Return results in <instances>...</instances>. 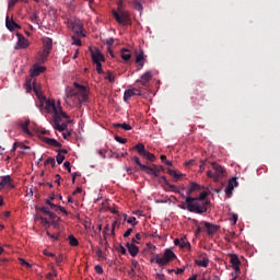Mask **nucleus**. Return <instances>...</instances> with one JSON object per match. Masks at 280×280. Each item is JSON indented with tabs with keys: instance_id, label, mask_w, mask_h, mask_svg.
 Masks as SVG:
<instances>
[{
	"instance_id": "nucleus-1",
	"label": "nucleus",
	"mask_w": 280,
	"mask_h": 280,
	"mask_svg": "<svg viewBox=\"0 0 280 280\" xmlns=\"http://www.w3.org/2000/svg\"><path fill=\"white\" fill-rule=\"evenodd\" d=\"M208 194L207 191H201L199 197H187L186 198V205L187 209L191 213H207V205H209V201H205Z\"/></svg>"
},
{
	"instance_id": "nucleus-2",
	"label": "nucleus",
	"mask_w": 280,
	"mask_h": 280,
	"mask_svg": "<svg viewBox=\"0 0 280 280\" xmlns=\"http://www.w3.org/2000/svg\"><path fill=\"white\" fill-rule=\"evenodd\" d=\"M33 91H34L35 95L38 97V100L40 101L42 106H43V104H45L46 113H52V115H56V113H58V107L60 106V101H58L57 104H56V101H54V100L47 101L45 95H43V92H40V90L38 89L36 81L33 82Z\"/></svg>"
},
{
	"instance_id": "nucleus-3",
	"label": "nucleus",
	"mask_w": 280,
	"mask_h": 280,
	"mask_svg": "<svg viewBox=\"0 0 280 280\" xmlns=\"http://www.w3.org/2000/svg\"><path fill=\"white\" fill-rule=\"evenodd\" d=\"M62 119H69V115L62 112V106L59 105L58 110L52 115V127L59 132H65L69 124H71V120L62 121Z\"/></svg>"
},
{
	"instance_id": "nucleus-4",
	"label": "nucleus",
	"mask_w": 280,
	"mask_h": 280,
	"mask_svg": "<svg viewBox=\"0 0 280 280\" xmlns=\"http://www.w3.org/2000/svg\"><path fill=\"white\" fill-rule=\"evenodd\" d=\"M208 167V171H207V176H213V173H211V170L214 171V174L217 176H222L225 174V170L224 167H222L220 164L218 163H211L209 162V160H203L201 161L200 165H199V170L200 172H205V170H207Z\"/></svg>"
},
{
	"instance_id": "nucleus-5",
	"label": "nucleus",
	"mask_w": 280,
	"mask_h": 280,
	"mask_svg": "<svg viewBox=\"0 0 280 280\" xmlns=\"http://www.w3.org/2000/svg\"><path fill=\"white\" fill-rule=\"evenodd\" d=\"M51 49H54V39L51 37L43 38V51H39L37 62L39 65H45L47 62V58H49V54H51Z\"/></svg>"
},
{
	"instance_id": "nucleus-6",
	"label": "nucleus",
	"mask_w": 280,
	"mask_h": 280,
	"mask_svg": "<svg viewBox=\"0 0 280 280\" xmlns=\"http://www.w3.org/2000/svg\"><path fill=\"white\" fill-rule=\"evenodd\" d=\"M174 259H176V254H174L172 249L167 248L165 249L162 257L161 255L156 254L154 257L151 258V261L158 264L160 268H163V266H167V264H170V261H174Z\"/></svg>"
},
{
	"instance_id": "nucleus-7",
	"label": "nucleus",
	"mask_w": 280,
	"mask_h": 280,
	"mask_svg": "<svg viewBox=\"0 0 280 280\" xmlns=\"http://www.w3.org/2000/svg\"><path fill=\"white\" fill-rule=\"evenodd\" d=\"M112 14L119 25H130V13L122 10L121 2L118 3V11L113 10Z\"/></svg>"
},
{
	"instance_id": "nucleus-8",
	"label": "nucleus",
	"mask_w": 280,
	"mask_h": 280,
	"mask_svg": "<svg viewBox=\"0 0 280 280\" xmlns=\"http://www.w3.org/2000/svg\"><path fill=\"white\" fill-rule=\"evenodd\" d=\"M131 161H133L142 172L149 174V176H156V174H161V170H163V166L159 167L156 164H152L151 166L142 164L139 156H133Z\"/></svg>"
},
{
	"instance_id": "nucleus-9",
	"label": "nucleus",
	"mask_w": 280,
	"mask_h": 280,
	"mask_svg": "<svg viewBox=\"0 0 280 280\" xmlns=\"http://www.w3.org/2000/svg\"><path fill=\"white\" fill-rule=\"evenodd\" d=\"M74 86L75 89H79L74 98V104H83V102H88L89 93L86 92V86L80 85V83H74Z\"/></svg>"
},
{
	"instance_id": "nucleus-10",
	"label": "nucleus",
	"mask_w": 280,
	"mask_h": 280,
	"mask_svg": "<svg viewBox=\"0 0 280 280\" xmlns=\"http://www.w3.org/2000/svg\"><path fill=\"white\" fill-rule=\"evenodd\" d=\"M201 224L205 226L208 235H215V233L220 231V225H215L207 221H202Z\"/></svg>"
},
{
	"instance_id": "nucleus-11",
	"label": "nucleus",
	"mask_w": 280,
	"mask_h": 280,
	"mask_svg": "<svg viewBox=\"0 0 280 280\" xmlns=\"http://www.w3.org/2000/svg\"><path fill=\"white\" fill-rule=\"evenodd\" d=\"M69 27L74 32V34L86 36L84 34V27L82 26V23L80 21H74L69 24Z\"/></svg>"
},
{
	"instance_id": "nucleus-12",
	"label": "nucleus",
	"mask_w": 280,
	"mask_h": 280,
	"mask_svg": "<svg viewBox=\"0 0 280 280\" xmlns=\"http://www.w3.org/2000/svg\"><path fill=\"white\" fill-rule=\"evenodd\" d=\"M235 187H237V177H232L225 187V196H228V198L233 196V189H235Z\"/></svg>"
},
{
	"instance_id": "nucleus-13",
	"label": "nucleus",
	"mask_w": 280,
	"mask_h": 280,
	"mask_svg": "<svg viewBox=\"0 0 280 280\" xmlns=\"http://www.w3.org/2000/svg\"><path fill=\"white\" fill-rule=\"evenodd\" d=\"M78 92H79V90H75L71 86L66 88V102H67V104H69L70 100H73V102H75V97L78 96Z\"/></svg>"
},
{
	"instance_id": "nucleus-14",
	"label": "nucleus",
	"mask_w": 280,
	"mask_h": 280,
	"mask_svg": "<svg viewBox=\"0 0 280 280\" xmlns=\"http://www.w3.org/2000/svg\"><path fill=\"white\" fill-rule=\"evenodd\" d=\"M135 95H141V90L136 88L126 90L124 93V102H128V100H130V97H135Z\"/></svg>"
},
{
	"instance_id": "nucleus-15",
	"label": "nucleus",
	"mask_w": 280,
	"mask_h": 280,
	"mask_svg": "<svg viewBox=\"0 0 280 280\" xmlns=\"http://www.w3.org/2000/svg\"><path fill=\"white\" fill-rule=\"evenodd\" d=\"M92 60L94 63L104 62L105 58L100 49L91 50Z\"/></svg>"
},
{
	"instance_id": "nucleus-16",
	"label": "nucleus",
	"mask_w": 280,
	"mask_h": 280,
	"mask_svg": "<svg viewBox=\"0 0 280 280\" xmlns=\"http://www.w3.org/2000/svg\"><path fill=\"white\" fill-rule=\"evenodd\" d=\"M230 262L232 264L233 270H235V272H240V265L242 262L240 261V257H237L236 254L230 255Z\"/></svg>"
},
{
	"instance_id": "nucleus-17",
	"label": "nucleus",
	"mask_w": 280,
	"mask_h": 280,
	"mask_svg": "<svg viewBox=\"0 0 280 280\" xmlns=\"http://www.w3.org/2000/svg\"><path fill=\"white\" fill-rule=\"evenodd\" d=\"M5 25L9 32H14V30H21V26L14 22V20H10V16L7 15L5 18Z\"/></svg>"
},
{
	"instance_id": "nucleus-18",
	"label": "nucleus",
	"mask_w": 280,
	"mask_h": 280,
	"mask_svg": "<svg viewBox=\"0 0 280 280\" xmlns=\"http://www.w3.org/2000/svg\"><path fill=\"white\" fill-rule=\"evenodd\" d=\"M4 187H10L11 189H14V184H12V178L10 176L3 177L0 182V191H2Z\"/></svg>"
},
{
	"instance_id": "nucleus-19",
	"label": "nucleus",
	"mask_w": 280,
	"mask_h": 280,
	"mask_svg": "<svg viewBox=\"0 0 280 280\" xmlns=\"http://www.w3.org/2000/svg\"><path fill=\"white\" fill-rule=\"evenodd\" d=\"M162 187H164L165 191H176V186L170 184L165 176L161 177Z\"/></svg>"
},
{
	"instance_id": "nucleus-20",
	"label": "nucleus",
	"mask_w": 280,
	"mask_h": 280,
	"mask_svg": "<svg viewBox=\"0 0 280 280\" xmlns=\"http://www.w3.org/2000/svg\"><path fill=\"white\" fill-rule=\"evenodd\" d=\"M150 80H152V71H147L136 82H139L140 84H142V86H145V83L150 82Z\"/></svg>"
},
{
	"instance_id": "nucleus-21",
	"label": "nucleus",
	"mask_w": 280,
	"mask_h": 280,
	"mask_svg": "<svg viewBox=\"0 0 280 280\" xmlns=\"http://www.w3.org/2000/svg\"><path fill=\"white\" fill-rule=\"evenodd\" d=\"M126 247L131 257H137V255H139V247L133 243H127Z\"/></svg>"
},
{
	"instance_id": "nucleus-22",
	"label": "nucleus",
	"mask_w": 280,
	"mask_h": 280,
	"mask_svg": "<svg viewBox=\"0 0 280 280\" xmlns=\"http://www.w3.org/2000/svg\"><path fill=\"white\" fill-rule=\"evenodd\" d=\"M195 191H200V185H198L197 183H190L189 187L186 190V195L188 196L187 198H191V195Z\"/></svg>"
},
{
	"instance_id": "nucleus-23",
	"label": "nucleus",
	"mask_w": 280,
	"mask_h": 280,
	"mask_svg": "<svg viewBox=\"0 0 280 280\" xmlns=\"http://www.w3.org/2000/svg\"><path fill=\"white\" fill-rule=\"evenodd\" d=\"M44 141L47 145H51L52 148H62V143L58 142V140L54 138H45Z\"/></svg>"
},
{
	"instance_id": "nucleus-24",
	"label": "nucleus",
	"mask_w": 280,
	"mask_h": 280,
	"mask_svg": "<svg viewBox=\"0 0 280 280\" xmlns=\"http://www.w3.org/2000/svg\"><path fill=\"white\" fill-rule=\"evenodd\" d=\"M44 71H45V67L34 66L32 72H31V75H32V78H36V77L40 75V73H44Z\"/></svg>"
},
{
	"instance_id": "nucleus-25",
	"label": "nucleus",
	"mask_w": 280,
	"mask_h": 280,
	"mask_svg": "<svg viewBox=\"0 0 280 280\" xmlns=\"http://www.w3.org/2000/svg\"><path fill=\"white\" fill-rule=\"evenodd\" d=\"M20 128L25 132V135H32L30 131V120L21 121L19 124Z\"/></svg>"
},
{
	"instance_id": "nucleus-26",
	"label": "nucleus",
	"mask_w": 280,
	"mask_h": 280,
	"mask_svg": "<svg viewBox=\"0 0 280 280\" xmlns=\"http://www.w3.org/2000/svg\"><path fill=\"white\" fill-rule=\"evenodd\" d=\"M195 264L201 268H207V266H209V257L203 256L201 260H195Z\"/></svg>"
},
{
	"instance_id": "nucleus-27",
	"label": "nucleus",
	"mask_w": 280,
	"mask_h": 280,
	"mask_svg": "<svg viewBox=\"0 0 280 280\" xmlns=\"http://www.w3.org/2000/svg\"><path fill=\"white\" fill-rule=\"evenodd\" d=\"M18 45H19V47H21L22 49H26V47L30 46V43L27 42V39H26L25 37L21 36V37L19 38Z\"/></svg>"
},
{
	"instance_id": "nucleus-28",
	"label": "nucleus",
	"mask_w": 280,
	"mask_h": 280,
	"mask_svg": "<svg viewBox=\"0 0 280 280\" xmlns=\"http://www.w3.org/2000/svg\"><path fill=\"white\" fill-rule=\"evenodd\" d=\"M114 128H121L122 130H132V126H130V124L127 122H122V124H114Z\"/></svg>"
},
{
	"instance_id": "nucleus-29",
	"label": "nucleus",
	"mask_w": 280,
	"mask_h": 280,
	"mask_svg": "<svg viewBox=\"0 0 280 280\" xmlns=\"http://www.w3.org/2000/svg\"><path fill=\"white\" fill-rule=\"evenodd\" d=\"M30 19L32 23H35L36 25L40 23V16H38V11H34Z\"/></svg>"
},
{
	"instance_id": "nucleus-30",
	"label": "nucleus",
	"mask_w": 280,
	"mask_h": 280,
	"mask_svg": "<svg viewBox=\"0 0 280 280\" xmlns=\"http://www.w3.org/2000/svg\"><path fill=\"white\" fill-rule=\"evenodd\" d=\"M120 51H121V58H122V60H125L126 62H128V60H130V58H132V55H130V54L128 52V49L122 48Z\"/></svg>"
},
{
	"instance_id": "nucleus-31",
	"label": "nucleus",
	"mask_w": 280,
	"mask_h": 280,
	"mask_svg": "<svg viewBox=\"0 0 280 280\" xmlns=\"http://www.w3.org/2000/svg\"><path fill=\"white\" fill-rule=\"evenodd\" d=\"M135 150H137L138 154H140L141 156L143 155V153H145V145L143 143H138L135 147Z\"/></svg>"
},
{
	"instance_id": "nucleus-32",
	"label": "nucleus",
	"mask_w": 280,
	"mask_h": 280,
	"mask_svg": "<svg viewBox=\"0 0 280 280\" xmlns=\"http://www.w3.org/2000/svg\"><path fill=\"white\" fill-rule=\"evenodd\" d=\"M142 156L143 159H147V161H150L151 163H154L156 159L154 154L150 153V151L144 152Z\"/></svg>"
},
{
	"instance_id": "nucleus-33",
	"label": "nucleus",
	"mask_w": 280,
	"mask_h": 280,
	"mask_svg": "<svg viewBox=\"0 0 280 280\" xmlns=\"http://www.w3.org/2000/svg\"><path fill=\"white\" fill-rule=\"evenodd\" d=\"M45 167H55L56 166V159L54 158H48L45 163H44Z\"/></svg>"
},
{
	"instance_id": "nucleus-34",
	"label": "nucleus",
	"mask_w": 280,
	"mask_h": 280,
	"mask_svg": "<svg viewBox=\"0 0 280 280\" xmlns=\"http://www.w3.org/2000/svg\"><path fill=\"white\" fill-rule=\"evenodd\" d=\"M180 248H191V244L186 236L182 237Z\"/></svg>"
},
{
	"instance_id": "nucleus-35",
	"label": "nucleus",
	"mask_w": 280,
	"mask_h": 280,
	"mask_svg": "<svg viewBox=\"0 0 280 280\" xmlns=\"http://www.w3.org/2000/svg\"><path fill=\"white\" fill-rule=\"evenodd\" d=\"M133 8L138 12H143V4H141V2L139 0L133 1Z\"/></svg>"
},
{
	"instance_id": "nucleus-36",
	"label": "nucleus",
	"mask_w": 280,
	"mask_h": 280,
	"mask_svg": "<svg viewBox=\"0 0 280 280\" xmlns=\"http://www.w3.org/2000/svg\"><path fill=\"white\" fill-rule=\"evenodd\" d=\"M68 240H69V244H70V246H78L80 243L78 242V238H75V236H73V235H70L69 237H68Z\"/></svg>"
},
{
	"instance_id": "nucleus-37",
	"label": "nucleus",
	"mask_w": 280,
	"mask_h": 280,
	"mask_svg": "<svg viewBox=\"0 0 280 280\" xmlns=\"http://www.w3.org/2000/svg\"><path fill=\"white\" fill-rule=\"evenodd\" d=\"M136 62H145V57L143 56V50H140L136 56Z\"/></svg>"
},
{
	"instance_id": "nucleus-38",
	"label": "nucleus",
	"mask_w": 280,
	"mask_h": 280,
	"mask_svg": "<svg viewBox=\"0 0 280 280\" xmlns=\"http://www.w3.org/2000/svg\"><path fill=\"white\" fill-rule=\"evenodd\" d=\"M191 102H192V106L195 107L202 106V104H200V97L198 96H192Z\"/></svg>"
},
{
	"instance_id": "nucleus-39",
	"label": "nucleus",
	"mask_w": 280,
	"mask_h": 280,
	"mask_svg": "<svg viewBox=\"0 0 280 280\" xmlns=\"http://www.w3.org/2000/svg\"><path fill=\"white\" fill-rule=\"evenodd\" d=\"M127 223L132 224V226H137L139 224V221H137V218L131 217V218L127 219Z\"/></svg>"
},
{
	"instance_id": "nucleus-40",
	"label": "nucleus",
	"mask_w": 280,
	"mask_h": 280,
	"mask_svg": "<svg viewBox=\"0 0 280 280\" xmlns=\"http://www.w3.org/2000/svg\"><path fill=\"white\" fill-rule=\"evenodd\" d=\"M160 159H161L162 163H164V165L172 167V162L167 160V156L161 155Z\"/></svg>"
},
{
	"instance_id": "nucleus-41",
	"label": "nucleus",
	"mask_w": 280,
	"mask_h": 280,
	"mask_svg": "<svg viewBox=\"0 0 280 280\" xmlns=\"http://www.w3.org/2000/svg\"><path fill=\"white\" fill-rule=\"evenodd\" d=\"M139 240H141V234L137 233L135 237L131 238V244L133 245L139 244Z\"/></svg>"
},
{
	"instance_id": "nucleus-42",
	"label": "nucleus",
	"mask_w": 280,
	"mask_h": 280,
	"mask_svg": "<svg viewBox=\"0 0 280 280\" xmlns=\"http://www.w3.org/2000/svg\"><path fill=\"white\" fill-rule=\"evenodd\" d=\"M56 161H57L58 165H62V162L65 161V155L58 153L56 156Z\"/></svg>"
},
{
	"instance_id": "nucleus-43",
	"label": "nucleus",
	"mask_w": 280,
	"mask_h": 280,
	"mask_svg": "<svg viewBox=\"0 0 280 280\" xmlns=\"http://www.w3.org/2000/svg\"><path fill=\"white\" fill-rule=\"evenodd\" d=\"M115 141H117L118 143H128V140L126 138H121L119 136H115Z\"/></svg>"
},
{
	"instance_id": "nucleus-44",
	"label": "nucleus",
	"mask_w": 280,
	"mask_h": 280,
	"mask_svg": "<svg viewBox=\"0 0 280 280\" xmlns=\"http://www.w3.org/2000/svg\"><path fill=\"white\" fill-rule=\"evenodd\" d=\"M94 270H95V272H96L97 275H104V268H102V266H100V265H96V266L94 267Z\"/></svg>"
},
{
	"instance_id": "nucleus-45",
	"label": "nucleus",
	"mask_w": 280,
	"mask_h": 280,
	"mask_svg": "<svg viewBox=\"0 0 280 280\" xmlns=\"http://www.w3.org/2000/svg\"><path fill=\"white\" fill-rule=\"evenodd\" d=\"M96 65V71L98 75H102L104 73V70L102 69V62L95 63Z\"/></svg>"
},
{
	"instance_id": "nucleus-46",
	"label": "nucleus",
	"mask_w": 280,
	"mask_h": 280,
	"mask_svg": "<svg viewBox=\"0 0 280 280\" xmlns=\"http://www.w3.org/2000/svg\"><path fill=\"white\" fill-rule=\"evenodd\" d=\"M19 261L21 266H26L27 268H32V265H30V262H27L25 259L20 258Z\"/></svg>"
},
{
	"instance_id": "nucleus-47",
	"label": "nucleus",
	"mask_w": 280,
	"mask_h": 280,
	"mask_svg": "<svg viewBox=\"0 0 280 280\" xmlns=\"http://www.w3.org/2000/svg\"><path fill=\"white\" fill-rule=\"evenodd\" d=\"M105 80H108V82H115V77L113 75V73L108 72L105 77Z\"/></svg>"
},
{
	"instance_id": "nucleus-48",
	"label": "nucleus",
	"mask_w": 280,
	"mask_h": 280,
	"mask_svg": "<svg viewBox=\"0 0 280 280\" xmlns=\"http://www.w3.org/2000/svg\"><path fill=\"white\" fill-rule=\"evenodd\" d=\"M46 205L50 206V209H58V206L54 202H51V200L47 199L46 200Z\"/></svg>"
},
{
	"instance_id": "nucleus-49",
	"label": "nucleus",
	"mask_w": 280,
	"mask_h": 280,
	"mask_svg": "<svg viewBox=\"0 0 280 280\" xmlns=\"http://www.w3.org/2000/svg\"><path fill=\"white\" fill-rule=\"evenodd\" d=\"M235 232H231L229 236L225 237L226 242H231L232 240H235Z\"/></svg>"
},
{
	"instance_id": "nucleus-50",
	"label": "nucleus",
	"mask_w": 280,
	"mask_h": 280,
	"mask_svg": "<svg viewBox=\"0 0 280 280\" xmlns=\"http://www.w3.org/2000/svg\"><path fill=\"white\" fill-rule=\"evenodd\" d=\"M167 175L168 176H180V175H178L174 170H172V168H167Z\"/></svg>"
},
{
	"instance_id": "nucleus-51",
	"label": "nucleus",
	"mask_w": 280,
	"mask_h": 280,
	"mask_svg": "<svg viewBox=\"0 0 280 280\" xmlns=\"http://www.w3.org/2000/svg\"><path fill=\"white\" fill-rule=\"evenodd\" d=\"M132 228H129L125 233H124V237H130V235H132Z\"/></svg>"
},
{
	"instance_id": "nucleus-52",
	"label": "nucleus",
	"mask_w": 280,
	"mask_h": 280,
	"mask_svg": "<svg viewBox=\"0 0 280 280\" xmlns=\"http://www.w3.org/2000/svg\"><path fill=\"white\" fill-rule=\"evenodd\" d=\"M57 276H58V272H56V270H55L54 273H47L46 279L51 280V279H54V277H57Z\"/></svg>"
},
{
	"instance_id": "nucleus-53",
	"label": "nucleus",
	"mask_w": 280,
	"mask_h": 280,
	"mask_svg": "<svg viewBox=\"0 0 280 280\" xmlns=\"http://www.w3.org/2000/svg\"><path fill=\"white\" fill-rule=\"evenodd\" d=\"M138 67H137V71H141V69H143L144 65H145V61H140V62H137Z\"/></svg>"
},
{
	"instance_id": "nucleus-54",
	"label": "nucleus",
	"mask_w": 280,
	"mask_h": 280,
	"mask_svg": "<svg viewBox=\"0 0 280 280\" xmlns=\"http://www.w3.org/2000/svg\"><path fill=\"white\" fill-rule=\"evenodd\" d=\"M186 167H191V165H196V161L195 160H190L185 162Z\"/></svg>"
},
{
	"instance_id": "nucleus-55",
	"label": "nucleus",
	"mask_w": 280,
	"mask_h": 280,
	"mask_svg": "<svg viewBox=\"0 0 280 280\" xmlns=\"http://www.w3.org/2000/svg\"><path fill=\"white\" fill-rule=\"evenodd\" d=\"M40 211H42V213H45V215H48L50 213L49 208H47V207H42Z\"/></svg>"
},
{
	"instance_id": "nucleus-56",
	"label": "nucleus",
	"mask_w": 280,
	"mask_h": 280,
	"mask_svg": "<svg viewBox=\"0 0 280 280\" xmlns=\"http://www.w3.org/2000/svg\"><path fill=\"white\" fill-rule=\"evenodd\" d=\"M44 255H46V257H56V254L48 252L47 249H44Z\"/></svg>"
},
{
	"instance_id": "nucleus-57",
	"label": "nucleus",
	"mask_w": 280,
	"mask_h": 280,
	"mask_svg": "<svg viewBox=\"0 0 280 280\" xmlns=\"http://www.w3.org/2000/svg\"><path fill=\"white\" fill-rule=\"evenodd\" d=\"M106 45H108V47H113V45H115V39L114 38L107 39Z\"/></svg>"
},
{
	"instance_id": "nucleus-58",
	"label": "nucleus",
	"mask_w": 280,
	"mask_h": 280,
	"mask_svg": "<svg viewBox=\"0 0 280 280\" xmlns=\"http://www.w3.org/2000/svg\"><path fill=\"white\" fill-rule=\"evenodd\" d=\"M118 250H119V253H121L122 255H126V247H124V245H119V247H118Z\"/></svg>"
},
{
	"instance_id": "nucleus-59",
	"label": "nucleus",
	"mask_w": 280,
	"mask_h": 280,
	"mask_svg": "<svg viewBox=\"0 0 280 280\" xmlns=\"http://www.w3.org/2000/svg\"><path fill=\"white\" fill-rule=\"evenodd\" d=\"M57 152H58V154H68V150L67 149H59V150H57Z\"/></svg>"
},
{
	"instance_id": "nucleus-60",
	"label": "nucleus",
	"mask_w": 280,
	"mask_h": 280,
	"mask_svg": "<svg viewBox=\"0 0 280 280\" xmlns=\"http://www.w3.org/2000/svg\"><path fill=\"white\" fill-rule=\"evenodd\" d=\"M66 170H68V172H71V163L70 162H65L63 163Z\"/></svg>"
},
{
	"instance_id": "nucleus-61",
	"label": "nucleus",
	"mask_w": 280,
	"mask_h": 280,
	"mask_svg": "<svg viewBox=\"0 0 280 280\" xmlns=\"http://www.w3.org/2000/svg\"><path fill=\"white\" fill-rule=\"evenodd\" d=\"M156 279H158V280H165V275H163V273H156Z\"/></svg>"
},
{
	"instance_id": "nucleus-62",
	"label": "nucleus",
	"mask_w": 280,
	"mask_h": 280,
	"mask_svg": "<svg viewBox=\"0 0 280 280\" xmlns=\"http://www.w3.org/2000/svg\"><path fill=\"white\" fill-rule=\"evenodd\" d=\"M19 0H10L9 1V8H14V4L18 2Z\"/></svg>"
},
{
	"instance_id": "nucleus-63",
	"label": "nucleus",
	"mask_w": 280,
	"mask_h": 280,
	"mask_svg": "<svg viewBox=\"0 0 280 280\" xmlns=\"http://www.w3.org/2000/svg\"><path fill=\"white\" fill-rule=\"evenodd\" d=\"M8 258H0V266H5Z\"/></svg>"
},
{
	"instance_id": "nucleus-64",
	"label": "nucleus",
	"mask_w": 280,
	"mask_h": 280,
	"mask_svg": "<svg viewBox=\"0 0 280 280\" xmlns=\"http://www.w3.org/2000/svg\"><path fill=\"white\" fill-rule=\"evenodd\" d=\"M63 139H67L68 137H71V131H66L62 133Z\"/></svg>"
}]
</instances>
